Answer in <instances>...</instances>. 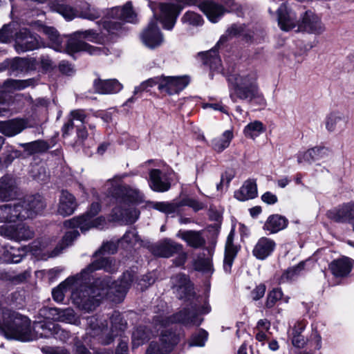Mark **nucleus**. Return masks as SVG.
Wrapping results in <instances>:
<instances>
[{
  "instance_id": "nucleus-43",
  "label": "nucleus",
  "mask_w": 354,
  "mask_h": 354,
  "mask_svg": "<svg viewBox=\"0 0 354 354\" xmlns=\"http://www.w3.org/2000/svg\"><path fill=\"white\" fill-rule=\"evenodd\" d=\"M68 46L74 52H87L91 55H100L102 50L100 48L93 46L82 41H73L68 44Z\"/></svg>"
},
{
  "instance_id": "nucleus-4",
  "label": "nucleus",
  "mask_w": 354,
  "mask_h": 354,
  "mask_svg": "<svg viewBox=\"0 0 354 354\" xmlns=\"http://www.w3.org/2000/svg\"><path fill=\"white\" fill-rule=\"evenodd\" d=\"M46 207L43 198L39 196H28L23 201L0 206V222L16 223L32 218L41 214Z\"/></svg>"
},
{
  "instance_id": "nucleus-31",
  "label": "nucleus",
  "mask_w": 354,
  "mask_h": 354,
  "mask_svg": "<svg viewBox=\"0 0 354 354\" xmlns=\"http://www.w3.org/2000/svg\"><path fill=\"white\" fill-rule=\"evenodd\" d=\"M76 207L77 202L74 196L68 191L63 190L59 197L58 213L63 216H67L71 215Z\"/></svg>"
},
{
  "instance_id": "nucleus-47",
  "label": "nucleus",
  "mask_w": 354,
  "mask_h": 354,
  "mask_svg": "<svg viewBox=\"0 0 354 354\" xmlns=\"http://www.w3.org/2000/svg\"><path fill=\"white\" fill-rule=\"evenodd\" d=\"M304 263L300 262L295 266L289 268L286 270L281 277L280 282L286 283L295 280L301 274L304 269Z\"/></svg>"
},
{
  "instance_id": "nucleus-62",
  "label": "nucleus",
  "mask_w": 354,
  "mask_h": 354,
  "mask_svg": "<svg viewBox=\"0 0 354 354\" xmlns=\"http://www.w3.org/2000/svg\"><path fill=\"white\" fill-rule=\"evenodd\" d=\"M19 155V151L13 149L11 147H8L6 151L3 153V162L6 165H10L13 160Z\"/></svg>"
},
{
  "instance_id": "nucleus-20",
  "label": "nucleus",
  "mask_w": 354,
  "mask_h": 354,
  "mask_svg": "<svg viewBox=\"0 0 354 354\" xmlns=\"http://www.w3.org/2000/svg\"><path fill=\"white\" fill-rule=\"evenodd\" d=\"M30 127L28 118H15L0 121V133L7 137H14Z\"/></svg>"
},
{
  "instance_id": "nucleus-51",
  "label": "nucleus",
  "mask_w": 354,
  "mask_h": 354,
  "mask_svg": "<svg viewBox=\"0 0 354 354\" xmlns=\"http://www.w3.org/2000/svg\"><path fill=\"white\" fill-rule=\"evenodd\" d=\"M75 37H79L81 38L86 39L91 42L95 43H102V38L93 29L86 30H80L77 31L74 33Z\"/></svg>"
},
{
  "instance_id": "nucleus-53",
  "label": "nucleus",
  "mask_w": 354,
  "mask_h": 354,
  "mask_svg": "<svg viewBox=\"0 0 354 354\" xmlns=\"http://www.w3.org/2000/svg\"><path fill=\"white\" fill-rule=\"evenodd\" d=\"M207 333L203 329L198 330L196 333L192 335L189 346H203L207 339Z\"/></svg>"
},
{
  "instance_id": "nucleus-25",
  "label": "nucleus",
  "mask_w": 354,
  "mask_h": 354,
  "mask_svg": "<svg viewBox=\"0 0 354 354\" xmlns=\"http://www.w3.org/2000/svg\"><path fill=\"white\" fill-rule=\"evenodd\" d=\"M149 185L154 192H165L170 189L171 178L168 173L153 169L149 171Z\"/></svg>"
},
{
  "instance_id": "nucleus-15",
  "label": "nucleus",
  "mask_w": 354,
  "mask_h": 354,
  "mask_svg": "<svg viewBox=\"0 0 354 354\" xmlns=\"http://www.w3.org/2000/svg\"><path fill=\"white\" fill-rule=\"evenodd\" d=\"M39 314L46 319L57 322L75 325H77L80 322L79 317L76 315L73 309L71 308L61 309L57 308L44 307L39 310Z\"/></svg>"
},
{
  "instance_id": "nucleus-33",
  "label": "nucleus",
  "mask_w": 354,
  "mask_h": 354,
  "mask_svg": "<svg viewBox=\"0 0 354 354\" xmlns=\"http://www.w3.org/2000/svg\"><path fill=\"white\" fill-rule=\"evenodd\" d=\"M110 15L113 19H120L126 22L134 23L136 21V14L133 10L131 1L127 2L122 7L112 8Z\"/></svg>"
},
{
  "instance_id": "nucleus-60",
  "label": "nucleus",
  "mask_w": 354,
  "mask_h": 354,
  "mask_svg": "<svg viewBox=\"0 0 354 354\" xmlns=\"http://www.w3.org/2000/svg\"><path fill=\"white\" fill-rule=\"evenodd\" d=\"M104 28L110 34H118L122 30V24L116 21H106L103 24Z\"/></svg>"
},
{
  "instance_id": "nucleus-16",
  "label": "nucleus",
  "mask_w": 354,
  "mask_h": 354,
  "mask_svg": "<svg viewBox=\"0 0 354 354\" xmlns=\"http://www.w3.org/2000/svg\"><path fill=\"white\" fill-rule=\"evenodd\" d=\"M151 9L154 13V18L149 21L147 27L142 31L140 38L147 47L153 49L160 46L164 39L157 25V19L155 17L156 8L152 6Z\"/></svg>"
},
{
  "instance_id": "nucleus-54",
  "label": "nucleus",
  "mask_w": 354,
  "mask_h": 354,
  "mask_svg": "<svg viewBox=\"0 0 354 354\" xmlns=\"http://www.w3.org/2000/svg\"><path fill=\"white\" fill-rule=\"evenodd\" d=\"M156 279V276L153 272H149L142 277L139 280H136L137 288L143 290L148 286L153 284Z\"/></svg>"
},
{
  "instance_id": "nucleus-46",
  "label": "nucleus",
  "mask_w": 354,
  "mask_h": 354,
  "mask_svg": "<svg viewBox=\"0 0 354 354\" xmlns=\"http://www.w3.org/2000/svg\"><path fill=\"white\" fill-rule=\"evenodd\" d=\"M346 123V119L342 114L333 113L327 117L326 127L329 131H333L336 128H343Z\"/></svg>"
},
{
  "instance_id": "nucleus-8",
  "label": "nucleus",
  "mask_w": 354,
  "mask_h": 354,
  "mask_svg": "<svg viewBox=\"0 0 354 354\" xmlns=\"http://www.w3.org/2000/svg\"><path fill=\"white\" fill-rule=\"evenodd\" d=\"M160 307L161 308L158 306L157 310H154L156 315L153 316L151 326H139L133 332V348H137L143 344L150 339L151 336L156 335L162 330H167V327L171 324H174V322L167 321L170 319L171 315H169L166 304L160 301Z\"/></svg>"
},
{
  "instance_id": "nucleus-9",
  "label": "nucleus",
  "mask_w": 354,
  "mask_h": 354,
  "mask_svg": "<svg viewBox=\"0 0 354 354\" xmlns=\"http://www.w3.org/2000/svg\"><path fill=\"white\" fill-rule=\"evenodd\" d=\"M37 84V80L30 78L27 80L8 79L2 85L0 91V116H7L12 113L14 99L10 93L20 91L28 87H33Z\"/></svg>"
},
{
  "instance_id": "nucleus-21",
  "label": "nucleus",
  "mask_w": 354,
  "mask_h": 354,
  "mask_svg": "<svg viewBox=\"0 0 354 354\" xmlns=\"http://www.w3.org/2000/svg\"><path fill=\"white\" fill-rule=\"evenodd\" d=\"M187 76H164L162 75V83L160 84V91L169 95L178 93L183 91L189 84Z\"/></svg>"
},
{
  "instance_id": "nucleus-27",
  "label": "nucleus",
  "mask_w": 354,
  "mask_h": 354,
  "mask_svg": "<svg viewBox=\"0 0 354 354\" xmlns=\"http://www.w3.org/2000/svg\"><path fill=\"white\" fill-rule=\"evenodd\" d=\"M331 156L332 152L328 148L324 147H315L304 153H299L297 156V162L299 163L307 162L311 164L318 160L326 161L329 160Z\"/></svg>"
},
{
  "instance_id": "nucleus-10",
  "label": "nucleus",
  "mask_w": 354,
  "mask_h": 354,
  "mask_svg": "<svg viewBox=\"0 0 354 354\" xmlns=\"http://www.w3.org/2000/svg\"><path fill=\"white\" fill-rule=\"evenodd\" d=\"M190 303L187 307L184 308L176 314L171 315L169 322L180 323L183 325L199 326L203 319L199 317L200 314H207L211 311V307L209 303L205 301L204 304L199 307L198 297L194 295V297L189 301Z\"/></svg>"
},
{
  "instance_id": "nucleus-44",
  "label": "nucleus",
  "mask_w": 354,
  "mask_h": 354,
  "mask_svg": "<svg viewBox=\"0 0 354 354\" xmlns=\"http://www.w3.org/2000/svg\"><path fill=\"white\" fill-rule=\"evenodd\" d=\"M116 250L117 246L113 242H107L103 244L102 246L99 250H97L93 254V257H99V259L95 260V261H100L103 259H107L110 262L111 268H113V270L111 272H114L115 271H116L117 268L115 265L113 263L112 259L108 257H101V255L105 253L113 254Z\"/></svg>"
},
{
  "instance_id": "nucleus-30",
  "label": "nucleus",
  "mask_w": 354,
  "mask_h": 354,
  "mask_svg": "<svg viewBox=\"0 0 354 354\" xmlns=\"http://www.w3.org/2000/svg\"><path fill=\"white\" fill-rule=\"evenodd\" d=\"M17 183L13 176L6 174L0 178V201H8L16 194Z\"/></svg>"
},
{
  "instance_id": "nucleus-2",
  "label": "nucleus",
  "mask_w": 354,
  "mask_h": 354,
  "mask_svg": "<svg viewBox=\"0 0 354 354\" xmlns=\"http://www.w3.org/2000/svg\"><path fill=\"white\" fill-rule=\"evenodd\" d=\"M178 3H160L158 8L160 10V20L166 30H171L176 21L177 17L184 6H193L198 4L200 10L207 16L212 23L218 22L225 12L232 10L234 5L233 0H227L222 3L214 0H177Z\"/></svg>"
},
{
  "instance_id": "nucleus-61",
  "label": "nucleus",
  "mask_w": 354,
  "mask_h": 354,
  "mask_svg": "<svg viewBox=\"0 0 354 354\" xmlns=\"http://www.w3.org/2000/svg\"><path fill=\"white\" fill-rule=\"evenodd\" d=\"M181 204L192 207L194 211H198L205 208L204 203L192 198H184Z\"/></svg>"
},
{
  "instance_id": "nucleus-55",
  "label": "nucleus",
  "mask_w": 354,
  "mask_h": 354,
  "mask_svg": "<svg viewBox=\"0 0 354 354\" xmlns=\"http://www.w3.org/2000/svg\"><path fill=\"white\" fill-rule=\"evenodd\" d=\"M283 293L281 289H272L267 295L266 306L268 308H272L275 305L276 302L281 299Z\"/></svg>"
},
{
  "instance_id": "nucleus-12",
  "label": "nucleus",
  "mask_w": 354,
  "mask_h": 354,
  "mask_svg": "<svg viewBox=\"0 0 354 354\" xmlns=\"http://www.w3.org/2000/svg\"><path fill=\"white\" fill-rule=\"evenodd\" d=\"M180 341V335L172 329L162 330L158 342H151L146 354H169Z\"/></svg>"
},
{
  "instance_id": "nucleus-6",
  "label": "nucleus",
  "mask_w": 354,
  "mask_h": 354,
  "mask_svg": "<svg viewBox=\"0 0 354 354\" xmlns=\"http://www.w3.org/2000/svg\"><path fill=\"white\" fill-rule=\"evenodd\" d=\"M100 205L99 203H93L88 211L84 215L74 217L64 222L66 228H71L73 230L67 232L62 239L61 250L72 244L73 241L80 235L76 230L80 228L82 232H85L91 228H102L106 223L105 218L99 216L93 217L100 212Z\"/></svg>"
},
{
  "instance_id": "nucleus-14",
  "label": "nucleus",
  "mask_w": 354,
  "mask_h": 354,
  "mask_svg": "<svg viewBox=\"0 0 354 354\" xmlns=\"http://www.w3.org/2000/svg\"><path fill=\"white\" fill-rule=\"evenodd\" d=\"M325 30L326 27L320 17L310 10L306 11L298 21L297 31L321 35Z\"/></svg>"
},
{
  "instance_id": "nucleus-7",
  "label": "nucleus",
  "mask_w": 354,
  "mask_h": 354,
  "mask_svg": "<svg viewBox=\"0 0 354 354\" xmlns=\"http://www.w3.org/2000/svg\"><path fill=\"white\" fill-rule=\"evenodd\" d=\"M257 75L252 70L239 71L227 77L230 97L236 102L237 99L251 102L259 95Z\"/></svg>"
},
{
  "instance_id": "nucleus-40",
  "label": "nucleus",
  "mask_w": 354,
  "mask_h": 354,
  "mask_svg": "<svg viewBox=\"0 0 354 354\" xmlns=\"http://www.w3.org/2000/svg\"><path fill=\"white\" fill-rule=\"evenodd\" d=\"M86 118V115L85 113L84 110L82 109H76L71 111L68 120L62 127V135L64 137H66L69 134L70 131L73 130L75 124L74 120L79 121L81 122V126H83L85 123V119Z\"/></svg>"
},
{
  "instance_id": "nucleus-18",
  "label": "nucleus",
  "mask_w": 354,
  "mask_h": 354,
  "mask_svg": "<svg viewBox=\"0 0 354 354\" xmlns=\"http://www.w3.org/2000/svg\"><path fill=\"white\" fill-rule=\"evenodd\" d=\"M39 37L27 28H22L16 34L15 48L17 53H24L40 47Z\"/></svg>"
},
{
  "instance_id": "nucleus-5",
  "label": "nucleus",
  "mask_w": 354,
  "mask_h": 354,
  "mask_svg": "<svg viewBox=\"0 0 354 354\" xmlns=\"http://www.w3.org/2000/svg\"><path fill=\"white\" fill-rule=\"evenodd\" d=\"M111 328H108L106 319H99L97 316L88 317L86 319V334L96 338L102 345H109L113 342L117 336L122 335L127 326V323L118 311H114L110 317Z\"/></svg>"
},
{
  "instance_id": "nucleus-23",
  "label": "nucleus",
  "mask_w": 354,
  "mask_h": 354,
  "mask_svg": "<svg viewBox=\"0 0 354 354\" xmlns=\"http://www.w3.org/2000/svg\"><path fill=\"white\" fill-rule=\"evenodd\" d=\"M327 216L337 223H351L354 221V202L343 203L329 210Z\"/></svg>"
},
{
  "instance_id": "nucleus-64",
  "label": "nucleus",
  "mask_w": 354,
  "mask_h": 354,
  "mask_svg": "<svg viewBox=\"0 0 354 354\" xmlns=\"http://www.w3.org/2000/svg\"><path fill=\"white\" fill-rule=\"evenodd\" d=\"M41 350L44 354H70L66 349L61 347L44 346Z\"/></svg>"
},
{
  "instance_id": "nucleus-29",
  "label": "nucleus",
  "mask_w": 354,
  "mask_h": 354,
  "mask_svg": "<svg viewBox=\"0 0 354 354\" xmlns=\"http://www.w3.org/2000/svg\"><path fill=\"white\" fill-rule=\"evenodd\" d=\"M93 88L96 93L102 95L115 94L122 88V84L116 79H96L93 82Z\"/></svg>"
},
{
  "instance_id": "nucleus-37",
  "label": "nucleus",
  "mask_w": 354,
  "mask_h": 354,
  "mask_svg": "<svg viewBox=\"0 0 354 354\" xmlns=\"http://www.w3.org/2000/svg\"><path fill=\"white\" fill-rule=\"evenodd\" d=\"M177 236L185 241L187 244L194 248H202L205 240L201 232L194 230L179 231Z\"/></svg>"
},
{
  "instance_id": "nucleus-39",
  "label": "nucleus",
  "mask_w": 354,
  "mask_h": 354,
  "mask_svg": "<svg viewBox=\"0 0 354 354\" xmlns=\"http://www.w3.org/2000/svg\"><path fill=\"white\" fill-rule=\"evenodd\" d=\"M257 196V186L254 180H246L242 187L234 193V197L241 201L253 199Z\"/></svg>"
},
{
  "instance_id": "nucleus-45",
  "label": "nucleus",
  "mask_w": 354,
  "mask_h": 354,
  "mask_svg": "<svg viewBox=\"0 0 354 354\" xmlns=\"http://www.w3.org/2000/svg\"><path fill=\"white\" fill-rule=\"evenodd\" d=\"M265 131L264 124L261 121L254 120L245 127L243 133L245 137L254 140Z\"/></svg>"
},
{
  "instance_id": "nucleus-49",
  "label": "nucleus",
  "mask_w": 354,
  "mask_h": 354,
  "mask_svg": "<svg viewBox=\"0 0 354 354\" xmlns=\"http://www.w3.org/2000/svg\"><path fill=\"white\" fill-rule=\"evenodd\" d=\"M42 32L48 36L52 44L55 45L54 48L59 50L62 43V37L59 35L57 30L53 27L44 26Z\"/></svg>"
},
{
  "instance_id": "nucleus-35",
  "label": "nucleus",
  "mask_w": 354,
  "mask_h": 354,
  "mask_svg": "<svg viewBox=\"0 0 354 354\" xmlns=\"http://www.w3.org/2000/svg\"><path fill=\"white\" fill-rule=\"evenodd\" d=\"M234 233L230 232L228 234L225 250V257L223 261V269L224 270L230 273L231 271L232 266L235 257L236 256L238 248L233 244Z\"/></svg>"
},
{
  "instance_id": "nucleus-59",
  "label": "nucleus",
  "mask_w": 354,
  "mask_h": 354,
  "mask_svg": "<svg viewBox=\"0 0 354 354\" xmlns=\"http://www.w3.org/2000/svg\"><path fill=\"white\" fill-rule=\"evenodd\" d=\"M195 268L198 270L209 272L212 271V262L207 258L198 259L195 261Z\"/></svg>"
},
{
  "instance_id": "nucleus-3",
  "label": "nucleus",
  "mask_w": 354,
  "mask_h": 354,
  "mask_svg": "<svg viewBox=\"0 0 354 354\" xmlns=\"http://www.w3.org/2000/svg\"><path fill=\"white\" fill-rule=\"evenodd\" d=\"M108 196L113 200L115 207L112 210L113 221H125L133 223L138 218L140 212L134 205L144 201V195L136 189L127 185H114L113 181L108 182Z\"/></svg>"
},
{
  "instance_id": "nucleus-13",
  "label": "nucleus",
  "mask_w": 354,
  "mask_h": 354,
  "mask_svg": "<svg viewBox=\"0 0 354 354\" xmlns=\"http://www.w3.org/2000/svg\"><path fill=\"white\" fill-rule=\"evenodd\" d=\"M34 235L33 229L23 221L17 225H2L0 226V236L10 241H27L32 239Z\"/></svg>"
},
{
  "instance_id": "nucleus-38",
  "label": "nucleus",
  "mask_w": 354,
  "mask_h": 354,
  "mask_svg": "<svg viewBox=\"0 0 354 354\" xmlns=\"http://www.w3.org/2000/svg\"><path fill=\"white\" fill-rule=\"evenodd\" d=\"M353 267L352 260L348 257H343L333 261L329 268L336 277H344L350 273Z\"/></svg>"
},
{
  "instance_id": "nucleus-57",
  "label": "nucleus",
  "mask_w": 354,
  "mask_h": 354,
  "mask_svg": "<svg viewBox=\"0 0 354 354\" xmlns=\"http://www.w3.org/2000/svg\"><path fill=\"white\" fill-rule=\"evenodd\" d=\"M306 327V323L304 321H297L288 332V338L292 337H298L302 335Z\"/></svg>"
},
{
  "instance_id": "nucleus-26",
  "label": "nucleus",
  "mask_w": 354,
  "mask_h": 354,
  "mask_svg": "<svg viewBox=\"0 0 354 354\" xmlns=\"http://www.w3.org/2000/svg\"><path fill=\"white\" fill-rule=\"evenodd\" d=\"M34 329L37 333L39 332V329L42 330L43 332L40 333V337H41L48 338L53 336L55 338L64 342L70 337L68 331L64 330L58 324L53 322L37 323L35 324Z\"/></svg>"
},
{
  "instance_id": "nucleus-56",
  "label": "nucleus",
  "mask_w": 354,
  "mask_h": 354,
  "mask_svg": "<svg viewBox=\"0 0 354 354\" xmlns=\"http://www.w3.org/2000/svg\"><path fill=\"white\" fill-rule=\"evenodd\" d=\"M29 277L30 273L27 271H24L19 274L8 273L7 274L6 279L11 283L17 285L24 282Z\"/></svg>"
},
{
  "instance_id": "nucleus-50",
  "label": "nucleus",
  "mask_w": 354,
  "mask_h": 354,
  "mask_svg": "<svg viewBox=\"0 0 354 354\" xmlns=\"http://www.w3.org/2000/svg\"><path fill=\"white\" fill-rule=\"evenodd\" d=\"M160 83H162V76L149 78L142 82L138 86H136L134 89L133 93L134 95H136L143 91H148L149 88L153 87L155 85H158V88L160 91Z\"/></svg>"
},
{
  "instance_id": "nucleus-22",
  "label": "nucleus",
  "mask_w": 354,
  "mask_h": 354,
  "mask_svg": "<svg viewBox=\"0 0 354 354\" xmlns=\"http://www.w3.org/2000/svg\"><path fill=\"white\" fill-rule=\"evenodd\" d=\"M277 20L279 28L283 31H289L297 27L296 13L282 3L277 10Z\"/></svg>"
},
{
  "instance_id": "nucleus-28",
  "label": "nucleus",
  "mask_w": 354,
  "mask_h": 354,
  "mask_svg": "<svg viewBox=\"0 0 354 354\" xmlns=\"http://www.w3.org/2000/svg\"><path fill=\"white\" fill-rule=\"evenodd\" d=\"M227 39V35H223L214 48L205 53H200L198 54L204 60V64L208 65L212 71L217 72L223 71L221 60L217 54V48L225 42Z\"/></svg>"
},
{
  "instance_id": "nucleus-48",
  "label": "nucleus",
  "mask_w": 354,
  "mask_h": 354,
  "mask_svg": "<svg viewBox=\"0 0 354 354\" xmlns=\"http://www.w3.org/2000/svg\"><path fill=\"white\" fill-rule=\"evenodd\" d=\"M140 239L136 230L132 229L126 232L122 239L119 241V244L126 248H131L140 243Z\"/></svg>"
},
{
  "instance_id": "nucleus-17",
  "label": "nucleus",
  "mask_w": 354,
  "mask_h": 354,
  "mask_svg": "<svg viewBox=\"0 0 354 354\" xmlns=\"http://www.w3.org/2000/svg\"><path fill=\"white\" fill-rule=\"evenodd\" d=\"M171 283L179 299L188 301L194 297L193 285L186 274L179 273L173 276L171 278Z\"/></svg>"
},
{
  "instance_id": "nucleus-34",
  "label": "nucleus",
  "mask_w": 354,
  "mask_h": 354,
  "mask_svg": "<svg viewBox=\"0 0 354 354\" xmlns=\"http://www.w3.org/2000/svg\"><path fill=\"white\" fill-rule=\"evenodd\" d=\"M25 254L26 251L24 248L5 247L0 250V260L7 263H17L22 260Z\"/></svg>"
},
{
  "instance_id": "nucleus-11",
  "label": "nucleus",
  "mask_w": 354,
  "mask_h": 354,
  "mask_svg": "<svg viewBox=\"0 0 354 354\" xmlns=\"http://www.w3.org/2000/svg\"><path fill=\"white\" fill-rule=\"evenodd\" d=\"M53 10L67 21H71L75 17L94 21L101 16L100 11L86 1L80 2L76 8L68 4L56 3L53 5Z\"/></svg>"
},
{
  "instance_id": "nucleus-41",
  "label": "nucleus",
  "mask_w": 354,
  "mask_h": 354,
  "mask_svg": "<svg viewBox=\"0 0 354 354\" xmlns=\"http://www.w3.org/2000/svg\"><path fill=\"white\" fill-rule=\"evenodd\" d=\"M233 137V132L227 130L220 137L214 138L211 142V146L214 151L222 152L230 146Z\"/></svg>"
},
{
  "instance_id": "nucleus-32",
  "label": "nucleus",
  "mask_w": 354,
  "mask_h": 354,
  "mask_svg": "<svg viewBox=\"0 0 354 354\" xmlns=\"http://www.w3.org/2000/svg\"><path fill=\"white\" fill-rule=\"evenodd\" d=\"M275 247L276 243L273 240L262 237L257 241L252 253L257 259L263 260L272 253Z\"/></svg>"
},
{
  "instance_id": "nucleus-52",
  "label": "nucleus",
  "mask_w": 354,
  "mask_h": 354,
  "mask_svg": "<svg viewBox=\"0 0 354 354\" xmlns=\"http://www.w3.org/2000/svg\"><path fill=\"white\" fill-rule=\"evenodd\" d=\"M181 21L183 24H187L194 26H201L203 22L200 15L192 11L186 12L181 18Z\"/></svg>"
},
{
  "instance_id": "nucleus-63",
  "label": "nucleus",
  "mask_w": 354,
  "mask_h": 354,
  "mask_svg": "<svg viewBox=\"0 0 354 354\" xmlns=\"http://www.w3.org/2000/svg\"><path fill=\"white\" fill-rule=\"evenodd\" d=\"M289 339L291 341L292 346L297 348H304L308 342V339L307 338H305L304 335H300L298 337H290Z\"/></svg>"
},
{
  "instance_id": "nucleus-36",
  "label": "nucleus",
  "mask_w": 354,
  "mask_h": 354,
  "mask_svg": "<svg viewBox=\"0 0 354 354\" xmlns=\"http://www.w3.org/2000/svg\"><path fill=\"white\" fill-rule=\"evenodd\" d=\"M288 224V221L285 216L276 214L268 216L263 228L270 234H274L286 228Z\"/></svg>"
},
{
  "instance_id": "nucleus-19",
  "label": "nucleus",
  "mask_w": 354,
  "mask_h": 354,
  "mask_svg": "<svg viewBox=\"0 0 354 354\" xmlns=\"http://www.w3.org/2000/svg\"><path fill=\"white\" fill-rule=\"evenodd\" d=\"M38 62L35 58L15 57L7 59L0 64V71L6 68L12 73H22L29 71H35L37 68Z\"/></svg>"
},
{
  "instance_id": "nucleus-1",
  "label": "nucleus",
  "mask_w": 354,
  "mask_h": 354,
  "mask_svg": "<svg viewBox=\"0 0 354 354\" xmlns=\"http://www.w3.org/2000/svg\"><path fill=\"white\" fill-rule=\"evenodd\" d=\"M100 269H104L106 272L113 270L107 259L94 261L80 273L68 277L54 288L52 291L53 299L57 302H62L65 293L70 291L73 304L80 310L88 313L95 310L104 297L113 302L120 303L137 278L135 272H124L118 281L111 284L109 278H98L91 286H87L93 277L92 274Z\"/></svg>"
},
{
  "instance_id": "nucleus-42",
  "label": "nucleus",
  "mask_w": 354,
  "mask_h": 354,
  "mask_svg": "<svg viewBox=\"0 0 354 354\" xmlns=\"http://www.w3.org/2000/svg\"><path fill=\"white\" fill-rule=\"evenodd\" d=\"M20 146L30 155L46 152L50 147L48 143L43 140L20 144Z\"/></svg>"
},
{
  "instance_id": "nucleus-24",
  "label": "nucleus",
  "mask_w": 354,
  "mask_h": 354,
  "mask_svg": "<svg viewBox=\"0 0 354 354\" xmlns=\"http://www.w3.org/2000/svg\"><path fill=\"white\" fill-rule=\"evenodd\" d=\"M182 249V244L170 239H165L153 245L151 252L156 257L169 258L180 252Z\"/></svg>"
},
{
  "instance_id": "nucleus-58",
  "label": "nucleus",
  "mask_w": 354,
  "mask_h": 354,
  "mask_svg": "<svg viewBox=\"0 0 354 354\" xmlns=\"http://www.w3.org/2000/svg\"><path fill=\"white\" fill-rule=\"evenodd\" d=\"M153 207L166 214H171L176 210V207L174 205L166 202H156L153 203Z\"/></svg>"
}]
</instances>
